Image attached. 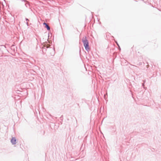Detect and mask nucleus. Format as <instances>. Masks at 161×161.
Returning <instances> with one entry per match:
<instances>
[{
    "label": "nucleus",
    "instance_id": "1",
    "mask_svg": "<svg viewBox=\"0 0 161 161\" xmlns=\"http://www.w3.org/2000/svg\"><path fill=\"white\" fill-rule=\"evenodd\" d=\"M82 41L83 42L86 50L87 51H88L90 50L89 42L87 40L86 36H84L83 37L82 39Z\"/></svg>",
    "mask_w": 161,
    "mask_h": 161
},
{
    "label": "nucleus",
    "instance_id": "2",
    "mask_svg": "<svg viewBox=\"0 0 161 161\" xmlns=\"http://www.w3.org/2000/svg\"><path fill=\"white\" fill-rule=\"evenodd\" d=\"M11 142L12 144H15L16 143V138L15 137H13L11 140Z\"/></svg>",
    "mask_w": 161,
    "mask_h": 161
},
{
    "label": "nucleus",
    "instance_id": "3",
    "mask_svg": "<svg viewBox=\"0 0 161 161\" xmlns=\"http://www.w3.org/2000/svg\"><path fill=\"white\" fill-rule=\"evenodd\" d=\"M43 24L45 25V27L46 28L48 31H50V26L47 24L46 23L44 22L43 23Z\"/></svg>",
    "mask_w": 161,
    "mask_h": 161
},
{
    "label": "nucleus",
    "instance_id": "4",
    "mask_svg": "<svg viewBox=\"0 0 161 161\" xmlns=\"http://www.w3.org/2000/svg\"><path fill=\"white\" fill-rule=\"evenodd\" d=\"M26 3L25 4V6L27 8L29 7V8L30 9V10L31 11H32V9H31V8L30 7V4L29 3V2H26Z\"/></svg>",
    "mask_w": 161,
    "mask_h": 161
},
{
    "label": "nucleus",
    "instance_id": "5",
    "mask_svg": "<svg viewBox=\"0 0 161 161\" xmlns=\"http://www.w3.org/2000/svg\"><path fill=\"white\" fill-rule=\"evenodd\" d=\"M11 50L14 51L15 50V46L14 45H12L10 47Z\"/></svg>",
    "mask_w": 161,
    "mask_h": 161
},
{
    "label": "nucleus",
    "instance_id": "6",
    "mask_svg": "<svg viewBox=\"0 0 161 161\" xmlns=\"http://www.w3.org/2000/svg\"><path fill=\"white\" fill-rule=\"evenodd\" d=\"M22 1L24 2L25 3L28 2V1L26 0H22Z\"/></svg>",
    "mask_w": 161,
    "mask_h": 161
},
{
    "label": "nucleus",
    "instance_id": "7",
    "mask_svg": "<svg viewBox=\"0 0 161 161\" xmlns=\"http://www.w3.org/2000/svg\"><path fill=\"white\" fill-rule=\"evenodd\" d=\"M25 20H26V21H29V19H27V18H25Z\"/></svg>",
    "mask_w": 161,
    "mask_h": 161
},
{
    "label": "nucleus",
    "instance_id": "8",
    "mask_svg": "<svg viewBox=\"0 0 161 161\" xmlns=\"http://www.w3.org/2000/svg\"><path fill=\"white\" fill-rule=\"evenodd\" d=\"M26 24L27 25V26H29V24H28V23L27 22H26Z\"/></svg>",
    "mask_w": 161,
    "mask_h": 161
},
{
    "label": "nucleus",
    "instance_id": "9",
    "mask_svg": "<svg viewBox=\"0 0 161 161\" xmlns=\"http://www.w3.org/2000/svg\"><path fill=\"white\" fill-rule=\"evenodd\" d=\"M144 83H143L142 84V86L144 87Z\"/></svg>",
    "mask_w": 161,
    "mask_h": 161
},
{
    "label": "nucleus",
    "instance_id": "10",
    "mask_svg": "<svg viewBox=\"0 0 161 161\" xmlns=\"http://www.w3.org/2000/svg\"><path fill=\"white\" fill-rule=\"evenodd\" d=\"M142 64V63H139V65H141Z\"/></svg>",
    "mask_w": 161,
    "mask_h": 161
},
{
    "label": "nucleus",
    "instance_id": "11",
    "mask_svg": "<svg viewBox=\"0 0 161 161\" xmlns=\"http://www.w3.org/2000/svg\"><path fill=\"white\" fill-rule=\"evenodd\" d=\"M52 49V50H53V51H54V49Z\"/></svg>",
    "mask_w": 161,
    "mask_h": 161
},
{
    "label": "nucleus",
    "instance_id": "12",
    "mask_svg": "<svg viewBox=\"0 0 161 161\" xmlns=\"http://www.w3.org/2000/svg\"><path fill=\"white\" fill-rule=\"evenodd\" d=\"M46 48H48V47H46Z\"/></svg>",
    "mask_w": 161,
    "mask_h": 161
},
{
    "label": "nucleus",
    "instance_id": "13",
    "mask_svg": "<svg viewBox=\"0 0 161 161\" xmlns=\"http://www.w3.org/2000/svg\"><path fill=\"white\" fill-rule=\"evenodd\" d=\"M119 49L120 50L121 49H120V48L119 47Z\"/></svg>",
    "mask_w": 161,
    "mask_h": 161
},
{
    "label": "nucleus",
    "instance_id": "14",
    "mask_svg": "<svg viewBox=\"0 0 161 161\" xmlns=\"http://www.w3.org/2000/svg\"><path fill=\"white\" fill-rule=\"evenodd\" d=\"M20 0L22 1V0Z\"/></svg>",
    "mask_w": 161,
    "mask_h": 161
}]
</instances>
